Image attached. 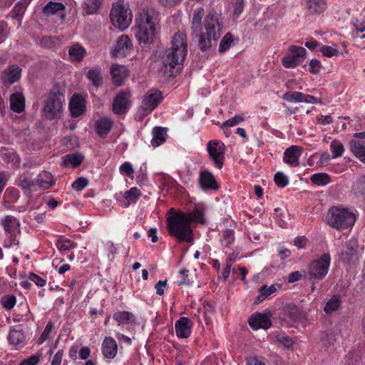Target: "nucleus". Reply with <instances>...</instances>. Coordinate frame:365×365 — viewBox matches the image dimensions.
<instances>
[{
  "mask_svg": "<svg viewBox=\"0 0 365 365\" xmlns=\"http://www.w3.org/2000/svg\"><path fill=\"white\" fill-rule=\"evenodd\" d=\"M346 250L342 251L340 255V259L345 264L350 263L354 256L356 255L358 248V242L356 239L351 238L345 243Z\"/></svg>",
  "mask_w": 365,
  "mask_h": 365,
  "instance_id": "18",
  "label": "nucleus"
},
{
  "mask_svg": "<svg viewBox=\"0 0 365 365\" xmlns=\"http://www.w3.org/2000/svg\"><path fill=\"white\" fill-rule=\"evenodd\" d=\"M327 221L332 228L343 230L354 225L356 216L348 209L332 207L327 213Z\"/></svg>",
  "mask_w": 365,
  "mask_h": 365,
  "instance_id": "4",
  "label": "nucleus"
},
{
  "mask_svg": "<svg viewBox=\"0 0 365 365\" xmlns=\"http://www.w3.org/2000/svg\"><path fill=\"white\" fill-rule=\"evenodd\" d=\"M199 182L200 187L205 191L217 190L219 188L213 174L208 170H203L200 173Z\"/></svg>",
  "mask_w": 365,
  "mask_h": 365,
  "instance_id": "17",
  "label": "nucleus"
},
{
  "mask_svg": "<svg viewBox=\"0 0 365 365\" xmlns=\"http://www.w3.org/2000/svg\"><path fill=\"white\" fill-rule=\"evenodd\" d=\"M86 77L96 88H98L103 83L101 68L100 67L90 69L86 73Z\"/></svg>",
  "mask_w": 365,
  "mask_h": 365,
  "instance_id": "34",
  "label": "nucleus"
},
{
  "mask_svg": "<svg viewBox=\"0 0 365 365\" xmlns=\"http://www.w3.org/2000/svg\"><path fill=\"white\" fill-rule=\"evenodd\" d=\"M103 0H86L84 3V11L87 14H95L101 7Z\"/></svg>",
  "mask_w": 365,
  "mask_h": 365,
  "instance_id": "45",
  "label": "nucleus"
},
{
  "mask_svg": "<svg viewBox=\"0 0 365 365\" xmlns=\"http://www.w3.org/2000/svg\"><path fill=\"white\" fill-rule=\"evenodd\" d=\"M306 7L310 15H321L328 8L327 0H306Z\"/></svg>",
  "mask_w": 365,
  "mask_h": 365,
  "instance_id": "22",
  "label": "nucleus"
},
{
  "mask_svg": "<svg viewBox=\"0 0 365 365\" xmlns=\"http://www.w3.org/2000/svg\"><path fill=\"white\" fill-rule=\"evenodd\" d=\"M207 151L216 168L222 169L225 160V144L217 140H210L207 144Z\"/></svg>",
  "mask_w": 365,
  "mask_h": 365,
  "instance_id": "7",
  "label": "nucleus"
},
{
  "mask_svg": "<svg viewBox=\"0 0 365 365\" xmlns=\"http://www.w3.org/2000/svg\"><path fill=\"white\" fill-rule=\"evenodd\" d=\"M187 54V35L178 31L175 33L171 41V47L165 51L162 57V63L170 76H175L183 68V63Z\"/></svg>",
  "mask_w": 365,
  "mask_h": 365,
  "instance_id": "2",
  "label": "nucleus"
},
{
  "mask_svg": "<svg viewBox=\"0 0 365 365\" xmlns=\"http://www.w3.org/2000/svg\"><path fill=\"white\" fill-rule=\"evenodd\" d=\"M71 116L77 118L82 115L85 110L83 100L78 95H73L69 103Z\"/></svg>",
  "mask_w": 365,
  "mask_h": 365,
  "instance_id": "26",
  "label": "nucleus"
},
{
  "mask_svg": "<svg viewBox=\"0 0 365 365\" xmlns=\"http://www.w3.org/2000/svg\"><path fill=\"white\" fill-rule=\"evenodd\" d=\"M331 257L328 253H324L319 258L312 261L309 265L308 272L311 278L322 279L328 273L330 266Z\"/></svg>",
  "mask_w": 365,
  "mask_h": 365,
  "instance_id": "6",
  "label": "nucleus"
},
{
  "mask_svg": "<svg viewBox=\"0 0 365 365\" xmlns=\"http://www.w3.org/2000/svg\"><path fill=\"white\" fill-rule=\"evenodd\" d=\"M141 195V192L138 188L135 187H131L124 193L123 198L126 200L124 207H128L130 204L135 203Z\"/></svg>",
  "mask_w": 365,
  "mask_h": 365,
  "instance_id": "35",
  "label": "nucleus"
},
{
  "mask_svg": "<svg viewBox=\"0 0 365 365\" xmlns=\"http://www.w3.org/2000/svg\"><path fill=\"white\" fill-rule=\"evenodd\" d=\"M157 29L135 24L133 29L134 35L141 46H148L154 42Z\"/></svg>",
  "mask_w": 365,
  "mask_h": 365,
  "instance_id": "12",
  "label": "nucleus"
},
{
  "mask_svg": "<svg viewBox=\"0 0 365 365\" xmlns=\"http://www.w3.org/2000/svg\"><path fill=\"white\" fill-rule=\"evenodd\" d=\"M68 54L73 62H81L86 54V51L79 43H75L69 47Z\"/></svg>",
  "mask_w": 365,
  "mask_h": 365,
  "instance_id": "29",
  "label": "nucleus"
},
{
  "mask_svg": "<svg viewBox=\"0 0 365 365\" xmlns=\"http://www.w3.org/2000/svg\"><path fill=\"white\" fill-rule=\"evenodd\" d=\"M130 92L129 91H121L114 98L113 103V111L114 113L120 115L125 113L129 108Z\"/></svg>",
  "mask_w": 365,
  "mask_h": 365,
  "instance_id": "14",
  "label": "nucleus"
},
{
  "mask_svg": "<svg viewBox=\"0 0 365 365\" xmlns=\"http://www.w3.org/2000/svg\"><path fill=\"white\" fill-rule=\"evenodd\" d=\"M110 73L113 83L117 86H121L128 76L127 68L124 66L118 64L113 65Z\"/></svg>",
  "mask_w": 365,
  "mask_h": 365,
  "instance_id": "23",
  "label": "nucleus"
},
{
  "mask_svg": "<svg viewBox=\"0 0 365 365\" xmlns=\"http://www.w3.org/2000/svg\"><path fill=\"white\" fill-rule=\"evenodd\" d=\"M56 246L61 252H66L77 247V244L65 237L61 236L56 242Z\"/></svg>",
  "mask_w": 365,
  "mask_h": 365,
  "instance_id": "42",
  "label": "nucleus"
},
{
  "mask_svg": "<svg viewBox=\"0 0 365 365\" xmlns=\"http://www.w3.org/2000/svg\"><path fill=\"white\" fill-rule=\"evenodd\" d=\"M55 42L56 41L53 37L46 36L41 38L40 43L44 48H51L55 46Z\"/></svg>",
  "mask_w": 365,
  "mask_h": 365,
  "instance_id": "64",
  "label": "nucleus"
},
{
  "mask_svg": "<svg viewBox=\"0 0 365 365\" xmlns=\"http://www.w3.org/2000/svg\"><path fill=\"white\" fill-rule=\"evenodd\" d=\"M243 120H244V118L242 116L236 115L233 118L226 120L223 123V126L224 127H225V126H227V127H233V126H235V125H238L239 123H240Z\"/></svg>",
  "mask_w": 365,
  "mask_h": 365,
  "instance_id": "61",
  "label": "nucleus"
},
{
  "mask_svg": "<svg viewBox=\"0 0 365 365\" xmlns=\"http://www.w3.org/2000/svg\"><path fill=\"white\" fill-rule=\"evenodd\" d=\"M310 180L314 185L324 186L331 182V178L327 173H319L313 174Z\"/></svg>",
  "mask_w": 365,
  "mask_h": 365,
  "instance_id": "39",
  "label": "nucleus"
},
{
  "mask_svg": "<svg viewBox=\"0 0 365 365\" xmlns=\"http://www.w3.org/2000/svg\"><path fill=\"white\" fill-rule=\"evenodd\" d=\"M274 338L277 342L284 345L287 348L291 347L294 344L292 338L284 334H277Z\"/></svg>",
  "mask_w": 365,
  "mask_h": 365,
  "instance_id": "54",
  "label": "nucleus"
},
{
  "mask_svg": "<svg viewBox=\"0 0 365 365\" xmlns=\"http://www.w3.org/2000/svg\"><path fill=\"white\" fill-rule=\"evenodd\" d=\"M249 325L254 330L259 329H267L272 326L270 317L263 313H256L248 320Z\"/></svg>",
  "mask_w": 365,
  "mask_h": 365,
  "instance_id": "16",
  "label": "nucleus"
},
{
  "mask_svg": "<svg viewBox=\"0 0 365 365\" xmlns=\"http://www.w3.org/2000/svg\"><path fill=\"white\" fill-rule=\"evenodd\" d=\"M88 179L86 178L80 177L72 183V187L77 191H81L84 189L88 185Z\"/></svg>",
  "mask_w": 365,
  "mask_h": 365,
  "instance_id": "56",
  "label": "nucleus"
},
{
  "mask_svg": "<svg viewBox=\"0 0 365 365\" xmlns=\"http://www.w3.org/2000/svg\"><path fill=\"white\" fill-rule=\"evenodd\" d=\"M11 344L19 346H24L26 344V336L22 330L14 329L9 332L8 336Z\"/></svg>",
  "mask_w": 365,
  "mask_h": 365,
  "instance_id": "31",
  "label": "nucleus"
},
{
  "mask_svg": "<svg viewBox=\"0 0 365 365\" xmlns=\"http://www.w3.org/2000/svg\"><path fill=\"white\" fill-rule=\"evenodd\" d=\"M163 99L162 93L158 89H150L144 96L140 108L143 115L150 114Z\"/></svg>",
  "mask_w": 365,
  "mask_h": 365,
  "instance_id": "9",
  "label": "nucleus"
},
{
  "mask_svg": "<svg viewBox=\"0 0 365 365\" xmlns=\"http://www.w3.org/2000/svg\"><path fill=\"white\" fill-rule=\"evenodd\" d=\"M18 185L24 190H31V188L35 185V183L33 180H29L26 177H21Z\"/></svg>",
  "mask_w": 365,
  "mask_h": 365,
  "instance_id": "60",
  "label": "nucleus"
},
{
  "mask_svg": "<svg viewBox=\"0 0 365 365\" xmlns=\"http://www.w3.org/2000/svg\"><path fill=\"white\" fill-rule=\"evenodd\" d=\"M1 226L4 227L5 234L18 232L20 235L19 230L20 222L14 216L6 215L1 222Z\"/></svg>",
  "mask_w": 365,
  "mask_h": 365,
  "instance_id": "25",
  "label": "nucleus"
},
{
  "mask_svg": "<svg viewBox=\"0 0 365 365\" xmlns=\"http://www.w3.org/2000/svg\"><path fill=\"white\" fill-rule=\"evenodd\" d=\"M10 108L14 112L20 113L25 108V98L19 93H14L10 96Z\"/></svg>",
  "mask_w": 365,
  "mask_h": 365,
  "instance_id": "28",
  "label": "nucleus"
},
{
  "mask_svg": "<svg viewBox=\"0 0 365 365\" xmlns=\"http://www.w3.org/2000/svg\"><path fill=\"white\" fill-rule=\"evenodd\" d=\"M235 242V232L231 229H226L221 232L220 242L223 247H228Z\"/></svg>",
  "mask_w": 365,
  "mask_h": 365,
  "instance_id": "41",
  "label": "nucleus"
},
{
  "mask_svg": "<svg viewBox=\"0 0 365 365\" xmlns=\"http://www.w3.org/2000/svg\"><path fill=\"white\" fill-rule=\"evenodd\" d=\"M302 151V148L297 145L287 148L284 153V162L292 167L298 166L299 165V158Z\"/></svg>",
  "mask_w": 365,
  "mask_h": 365,
  "instance_id": "19",
  "label": "nucleus"
},
{
  "mask_svg": "<svg viewBox=\"0 0 365 365\" xmlns=\"http://www.w3.org/2000/svg\"><path fill=\"white\" fill-rule=\"evenodd\" d=\"M83 160V156L78 153L68 154L65 156L64 165H71L73 168H76L81 165Z\"/></svg>",
  "mask_w": 365,
  "mask_h": 365,
  "instance_id": "44",
  "label": "nucleus"
},
{
  "mask_svg": "<svg viewBox=\"0 0 365 365\" xmlns=\"http://www.w3.org/2000/svg\"><path fill=\"white\" fill-rule=\"evenodd\" d=\"M52 328H53V325L51 322H48L46 325L43 331L42 332L41 335L40 336V337L38 339L39 344L43 343L48 338Z\"/></svg>",
  "mask_w": 365,
  "mask_h": 365,
  "instance_id": "62",
  "label": "nucleus"
},
{
  "mask_svg": "<svg viewBox=\"0 0 365 365\" xmlns=\"http://www.w3.org/2000/svg\"><path fill=\"white\" fill-rule=\"evenodd\" d=\"M277 291V288L274 284L267 287V285L262 286L259 292H261L262 299H265L267 297L271 295L272 293Z\"/></svg>",
  "mask_w": 365,
  "mask_h": 365,
  "instance_id": "58",
  "label": "nucleus"
},
{
  "mask_svg": "<svg viewBox=\"0 0 365 365\" xmlns=\"http://www.w3.org/2000/svg\"><path fill=\"white\" fill-rule=\"evenodd\" d=\"M40 360L39 354H34L30 357L24 359L19 365H36Z\"/></svg>",
  "mask_w": 365,
  "mask_h": 365,
  "instance_id": "63",
  "label": "nucleus"
},
{
  "mask_svg": "<svg viewBox=\"0 0 365 365\" xmlns=\"http://www.w3.org/2000/svg\"><path fill=\"white\" fill-rule=\"evenodd\" d=\"M159 13L153 8H143L136 19L137 25L157 29L160 23Z\"/></svg>",
  "mask_w": 365,
  "mask_h": 365,
  "instance_id": "11",
  "label": "nucleus"
},
{
  "mask_svg": "<svg viewBox=\"0 0 365 365\" xmlns=\"http://www.w3.org/2000/svg\"><path fill=\"white\" fill-rule=\"evenodd\" d=\"M214 42V39L209 38L206 34H202L199 36V48L202 51H206L210 48Z\"/></svg>",
  "mask_w": 365,
  "mask_h": 365,
  "instance_id": "48",
  "label": "nucleus"
},
{
  "mask_svg": "<svg viewBox=\"0 0 365 365\" xmlns=\"http://www.w3.org/2000/svg\"><path fill=\"white\" fill-rule=\"evenodd\" d=\"M204 16V9L201 7L197 8L193 12L192 19V29L193 32H197L201 28V21Z\"/></svg>",
  "mask_w": 365,
  "mask_h": 365,
  "instance_id": "40",
  "label": "nucleus"
},
{
  "mask_svg": "<svg viewBox=\"0 0 365 365\" xmlns=\"http://www.w3.org/2000/svg\"><path fill=\"white\" fill-rule=\"evenodd\" d=\"M22 69L16 64H11L4 69L1 75V81L5 86H9L19 81Z\"/></svg>",
  "mask_w": 365,
  "mask_h": 365,
  "instance_id": "13",
  "label": "nucleus"
},
{
  "mask_svg": "<svg viewBox=\"0 0 365 365\" xmlns=\"http://www.w3.org/2000/svg\"><path fill=\"white\" fill-rule=\"evenodd\" d=\"M112 126V120L107 117L98 119L95 123L96 131L101 137L106 136L110 131Z\"/></svg>",
  "mask_w": 365,
  "mask_h": 365,
  "instance_id": "27",
  "label": "nucleus"
},
{
  "mask_svg": "<svg viewBox=\"0 0 365 365\" xmlns=\"http://www.w3.org/2000/svg\"><path fill=\"white\" fill-rule=\"evenodd\" d=\"M132 46V41L128 36H121L116 41L115 55L125 56L130 51Z\"/></svg>",
  "mask_w": 365,
  "mask_h": 365,
  "instance_id": "24",
  "label": "nucleus"
},
{
  "mask_svg": "<svg viewBox=\"0 0 365 365\" xmlns=\"http://www.w3.org/2000/svg\"><path fill=\"white\" fill-rule=\"evenodd\" d=\"M322 64L317 59H312L309 62V71L312 74H318L320 72Z\"/></svg>",
  "mask_w": 365,
  "mask_h": 365,
  "instance_id": "59",
  "label": "nucleus"
},
{
  "mask_svg": "<svg viewBox=\"0 0 365 365\" xmlns=\"http://www.w3.org/2000/svg\"><path fill=\"white\" fill-rule=\"evenodd\" d=\"M350 149L356 157L365 163V144L356 140H351Z\"/></svg>",
  "mask_w": 365,
  "mask_h": 365,
  "instance_id": "36",
  "label": "nucleus"
},
{
  "mask_svg": "<svg viewBox=\"0 0 365 365\" xmlns=\"http://www.w3.org/2000/svg\"><path fill=\"white\" fill-rule=\"evenodd\" d=\"M36 182L38 185L43 189H48L55 184L53 175L47 171L41 172Z\"/></svg>",
  "mask_w": 365,
  "mask_h": 365,
  "instance_id": "30",
  "label": "nucleus"
},
{
  "mask_svg": "<svg viewBox=\"0 0 365 365\" xmlns=\"http://www.w3.org/2000/svg\"><path fill=\"white\" fill-rule=\"evenodd\" d=\"M101 351L105 358L114 359L118 351V345L115 340L110 336H106L103 341Z\"/></svg>",
  "mask_w": 365,
  "mask_h": 365,
  "instance_id": "20",
  "label": "nucleus"
},
{
  "mask_svg": "<svg viewBox=\"0 0 365 365\" xmlns=\"http://www.w3.org/2000/svg\"><path fill=\"white\" fill-rule=\"evenodd\" d=\"M341 297L340 295H334L325 304L324 311L326 314H330L338 310L341 307Z\"/></svg>",
  "mask_w": 365,
  "mask_h": 365,
  "instance_id": "32",
  "label": "nucleus"
},
{
  "mask_svg": "<svg viewBox=\"0 0 365 365\" xmlns=\"http://www.w3.org/2000/svg\"><path fill=\"white\" fill-rule=\"evenodd\" d=\"M65 6L61 2L49 1L43 9V14L49 16L65 10Z\"/></svg>",
  "mask_w": 365,
  "mask_h": 365,
  "instance_id": "38",
  "label": "nucleus"
},
{
  "mask_svg": "<svg viewBox=\"0 0 365 365\" xmlns=\"http://www.w3.org/2000/svg\"><path fill=\"white\" fill-rule=\"evenodd\" d=\"M306 53L307 50L304 48L292 46L289 49V53L282 59V65L286 68H294L302 62Z\"/></svg>",
  "mask_w": 365,
  "mask_h": 365,
  "instance_id": "8",
  "label": "nucleus"
},
{
  "mask_svg": "<svg viewBox=\"0 0 365 365\" xmlns=\"http://www.w3.org/2000/svg\"><path fill=\"white\" fill-rule=\"evenodd\" d=\"M274 182L279 187H284L289 183V179L282 172H277L274 175Z\"/></svg>",
  "mask_w": 365,
  "mask_h": 365,
  "instance_id": "53",
  "label": "nucleus"
},
{
  "mask_svg": "<svg viewBox=\"0 0 365 365\" xmlns=\"http://www.w3.org/2000/svg\"><path fill=\"white\" fill-rule=\"evenodd\" d=\"M192 322L187 317H180L175 324L176 335L179 338H187L191 334Z\"/></svg>",
  "mask_w": 365,
  "mask_h": 365,
  "instance_id": "21",
  "label": "nucleus"
},
{
  "mask_svg": "<svg viewBox=\"0 0 365 365\" xmlns=\"http://www.w3.org/2000/svg\"><path fill=\"white\" fill-rule=\"evenodd\" d=\"M153 135L151 144L155 148L163 144L166 140V130L162 127H155L153 130Z\"/></svg>",
  "mask_w": 365,
  "mask_h": 365,
  "instance_id": "33",
  "label": "nucleus"
},
{
  "mask_svg": "<svg viewBox=\"0 0 365 365\" xmlns=\"http://www.w3.org/2000/svg\"><path fill=\"white\" fill-rule=\"evenodd\" d=\"M18 232L6 234V238L4 242V247L6 248H11L14 246H17L19 244V241L17 239Z\"/></svg>",
  "mask_w": 365,
  "mask_h": 365,
  "instance_id": "52",
  "label": "nucleus"
},
{
  "mask_svg": "<svg viewBox=\"0 0 365 365\" xmlns=\"http://www.w3.org/2000/svg\"><path fill=\"white\" fill-rule=\"evenodd\" d=\"M168 233L177 238L179 242H191L193 233L191 228L192 222H205L204 213L197 209L192 212H185L170 208L167 217Z\"/></svg>",
  "mask_w": 365,
  "mask_h": 365,
  "instance_id": "1",
  "label": "nucleus"
},
{
  "mask_svg": "<svg viewBox=\"0 0 365 365\" xmlns=\"http://www.w3.org/2000/svg\"><path fill=\"white\" fill-rule=\"evenodd\" d=\"M351 192L356 197L365 198V175H361L353 183Z\"/></svg>",
  "mask_w": 365,
  "mask_h": 365,
  "instance_id": "37",
  "label": "nucleus"
},
{
  "mask_svg": "<svg viewBox=\"0 0 365 365\" xmlns=\"http://www.w3.org/2000/svg\"><path fill=\"white\" fill-rule=\"evenodd\" d=\"M113 319L120 324H130L134 321V315L129 312H118L113 314Z\"/></svg>",
  "mask_w": 365,
  "mask_h": 365,
  "instance_id": "43",
  "label": "nucleus"
},
{
  "mask_svg": "<svg viewBox=\"0 0 365 365\" xmlns=\"http://www.w3.org/2000/svg\"><path fill=\"white\" fill-rule=\"evenodd\" d=\"M2 307L6 310H11L16 304V297L13 294H6L1 299Z\"/></svg>",
  "mask_w": 365,
  "mask_h": 365,
  "instance_id": "49",
  "label": "nucleus"
},
{
  "mask_svg": "<svg viewBox=\"0 0 365 365\" xmlns=\"http://www.w3.org/2000/svg\"><path fill=\"white\" fill-rule=\"evenodd\" d=\"M333 158H337L341 156L344 152V148L342 143L336 140H333L330 145Z\"/></svg>",
  "mask_w": 365,
  "mask_h": 365,
  "instance_id": "50",
  "label": "nucleus"
},
{
  "mask_svg": "<svg viewBox=\"0 0 365 365\" xmlns=\"http://www.w3.org/2000/svg\"><path fill=\"white\" fill-rule=\"evenodd\" d=\"M282 98L288 102H304V93L297 91H288L283 95Z\"/></svg>",
  "mask_w": 365,
  "mask_h": 365,
  "instance_id": "46",
  "label": "nucleus"
},
{
  "mask_svg": "<svg viewBox=\"0 0 365 365\" xmlns=\"http://www.w3.org/2000/svg\"><path fill=\"white\" fill-rule=\"evenodd\" d=\"M279 317L282 321L292 326L294 323L301 321L302 314L296 305L289 304L283 309Z\"/></svg>",
  "mask_w": 365,
  "mask_h": 365,
  "instance_id": "15",
  "label": "nucleus"
},
{
  "mask_svg": "<svg viewBox=\"0 0 365 365\" xmlns=\"http://www.w3.org/2000/svg\"><path fill=\"white\" fill-rule=\"evenodd\" d=\"M205 34L209 36V38L214 39V42H216L222 32V27L219 22L217 12H210L207 15L205 19Z\"/></svg>",
  "mask_w": 365,
  "mask_h": 365,
  "instance_id": "10",
  "label": "nucleus"
},
{
  "mask_svg": "<svg viewBox=\"0 0 365 365\" xmlns=\"http://www.w3.org/2000/svg\"><path fill=\"white\" fill-rule=\"evenodd\" d=\"M245 6V0H236L234 4L233 16L237 19L243 12Z\"/></svg>",
  "mask_w": 365,
  "mask_h": 365,
  "instance_id": "55",
  "label": "nucleus"
},
{
  "mask_svg": "<svg viewBox=\"0 0 365 365\" xmlns=\"http://www.w3.org/2000/svg\"><path fill=\"white\" fill-rule=\"evenodd\" d=\"M64 92V88L58 84H55L51 89L44 101L43 108L48 119H58L61 117L65 103Z\"/></svg>",
  "mask_w": 365,
  "mask_h": 365,
  "instance_id": "3",
  "label": "nucleus"
},
{
  "mask_svg": "<svg viewBox=\"0 0 365 365\" xmlns=\"http://www.w3.org/2000/svg\"><path fill=\"white\" fill-rule=\"evenodd\" d=\"M320 51L327 57H332L339 54V51L336 48L329 46H322Z\"/></svg>",
  "mask_w": 365,
  "mask_h": 365,
  "instance_id": "57",
  "label": "nucleus"
},
{
  "mask_svg": "<svg viewBox=\"0 0 365 365\" xmlns=\"http://www.w3.org/2000/svg\"><path fill=\"white\" fill-rule=\"evenodd\" d=\"M110 19L112 24L121 31L126 29L130 24L133 19L131 10L124 1L113 3Z\"/></svg>",
  "mask_w": 365,
  "mask_h": 365,
  "instance_id": "5",
  "label": "nucleus"
},
{
  "mask_svg": "<svg viewBox=\"0 0 365 365\" xmlns=\"http://www.w3.org/2000/svg\"><path fill=\"white\" fill-rule=\"evenodd\" d=\"M233 42V38L230 33H227L222 38L220 46L219 52L224 53L227 51Z\"/></svg>",
  "mask_w": 365,
  "mask_h": 365,
  "instance_id": "51",
  "label": "nucleus"
},
{
  "mask_svg": "<svg viewBox=\"0 0 365 365\" xmlns=\"http://www.w3.org/2000/svg\"><path fill=\"white\" fill-rule=\"evenodd\" d=\"M27 5L28 2L26 0H21L17 2L12 9L14 18L17 19H21Z\"/></svg>",
  "mask_w": 365,
  "mask_h": 365,
  "instance_id": "47",
  "label": "nucleus"
}]
</instances>
